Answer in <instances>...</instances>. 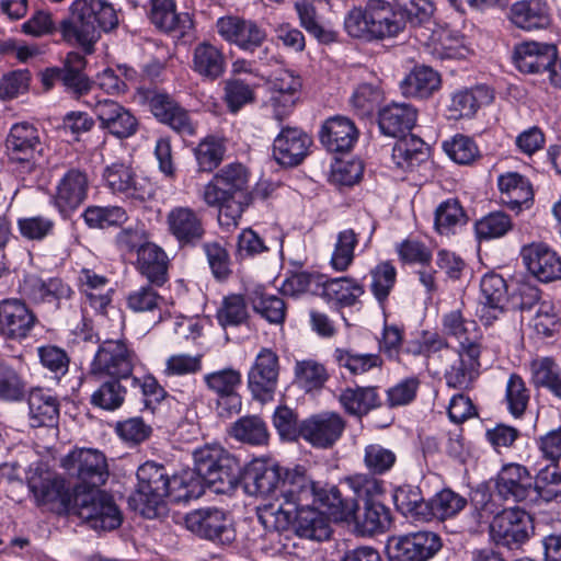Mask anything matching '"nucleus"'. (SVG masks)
Returning a JSON list of instances; mask_svg holds the SVG:
<instances>
[{
  "label": "nucleus",
  "mask_w": 561,
  "mask_h": 561,
  "mask_svg": "<svg viewBox=\"0 0 561 561\" xmlns=\"http://www.w3.org/2000/svg\"><path fill=\"white\" fill-rule=\"evenodd\" d=\"M400 9L386 0H367L353 7L344 18L348 36L365 42L398 36L409 21L412 25L428 23L435 11L432 0H394Z\"/></svg>",
  "instance_id": "nucleus-1"
},
{
  "label": "nucleus",
  "mask_w": 561,
  "mask_h": 561,
  "mask_svg": "<svg viewBox=\"0 0 561 561\" xmlns=\"http://www.w3.org/2000/svg\"><path fill=\"white\" fill-rule=\"evenodd\" d=\"M278 499L279 506L295 508L309 505H319L333 518H343L350 515L354 505L344 501L335 485L321 484L312 474L300 465L286 468Z\"/></svg>",
  "instance_id": "nucleus-2"
},
{
  "label": "nucleus",
  "mask_w": 561,
  "mask_h": 561,
  "mask_svg": "<svg viewBox=\"0 0 561 561\" xmlns=\"http://www.w3.org/2000/svg\"><path fill=\"white\" fill-rule=\"evenodd\" d=\"M117 25L118 16L111 3L77 0L71 5L70 18L60 23V32L66 41H75L90 53L101 32L112 31Z\"/></svg>",
  "instance_id": "nucleus-3"
},
{
  "label": "nucleus",
  "mask_w": 561,
  "mask_h": 561,
  "mask_svg": "<svg viewBox=\"0 0 561 561\" xmlns=\"http://www.w3.org/2000/svg\"><path fill=\"white\" fill-rule=\"evenodd\" d=\"M196 476L204 488L217 494H230L240 483L242 467L237 457L218 444H206L193 453Z\"/></svg>",
  "instance_id": "nucleus-4"
},
{
  "label": "nucleus",
  "mask_w": 561,
  "mask_h": 561,
  "mask_svg": "<svg viewBox=\"0 0 561 561\" xmlns=\"http://www.w3.org/2000/svg\"><path fill=\"white\" fill-rule=\"evenodd\" d=\"M319 505H309L295 508L279 506L275 512L264 510L257 514L259 520L265 528L274 527L276 530H286L290 525L295 533L311 540L322 541L330 537L331 528L327 511L320 512Z\"/></svg>",
  "instance_id": "nucleus-5"
},
{
  "label": "nucleus",
  "mask_w": 561,
  "mask_h": 561,
  "mask_svg": "<svg viewBox=\"0 0 561 561\" xmlns=\"http://www.w3.org/2000/svg\"><path fill=\"white\" fill-rule=\"evenodd\" d=\"M137 486L128 497L129 507L146 518H156L165 510L169 472L163 465L147 461L137 470Z\"/></svg>",
  "instance_id": "nucleus-6"
},
{
  "label": "nucleus",
  "mask_w": 561,
  "mask_h": 561,
  "mask_svg": "<svg viewBox=\"0 0 561 561\" xmlns=\"http://www.w3.org/2000/svg\"><path fill=\"white\" fill-rule=\"evenodd\" d=\"M72 514L95 530H114L122 525L123 515L113 497L101 489L75 494Z\"/></svg>",
  "instance_id": "nucleus-7"
},
{
  "label": "nucleus",
  "mask_w": 561,
  "mask_h": 561,
  "mask_svg": "<svg viewBox=\"0 0 561 561\" xmlns=\"http://www.w3.org/2000/svg\"><path fill=\"white\" fill-rule=\"evenodd\" d=\"M137 362L138 356L126 340H105L98 347L91 363L90 375L99 380L106 377L125 379L126 383Z\"/></svg>",
  "instance_id": "nucleus-8"
},
{
  "label": "nucleus",
  "mask_w": 561,
  "mask_h": 561,
  "mask_svg": "<svg viewBox=\"0 0 561 561\" xmlns=\"http://www.w3.org/2000/svg\"><path fill=\"white\" fill-rule=\"evenodd\" d=\"M62 467L77 480L73 486L75 494L79 491L100 489L110 476L105 455L92 448L71 451L62 459Z\"/></svg>",
  "instance_id": "nucleus-9"
},
{
  "label": "nucleus",
  "mask_w": 561,
  "mask_h": 561,
  "mask_svg": "<svg viewBox=\"0 0 561 561\" xmlns=\"http://www.w3.org/2000/svg\"><path fill=\"white\" fill-rule=\"evenodd\" d=\"M443 548L442 537L432 530L393 536L387 543L388 561H430Z\"/></svg>",
  "instance_id": "nucleus-10"
},
{
  "label": "nucleus",
  "mask_w": 561,
  "mask_h": 561,
  "mask_svg": "<svg viewBox=\"0 0 561 561\" xmlns=\"http://www.w3.org/2000/svg\"><path fill=\"white\" fill-rule=\"evenodd\" d=\"M42 144L37 128L28 123L14 124L5 139V152L11 163L22 173H32L42 156Z\"/></svg>",
  "instance_id": "nucleus-11"
},
{
  "label": "nucleus",
  "mask_w": 561,
  "mask_h": 561,
  "mask_svg": "<svg viewBox=\"0 0 561 561\" xmlns=\"http://www.w3.org/2000/svg\"><path fill=\"white\" fill-rule=\"evenodd\" d=\"M184 523L191 533L220 545H230L236 539V529L229 515L217 507L192 511L186 514Z\"/></svg>",
  "instance_id": "nucleus-12"
},
{
  "label": "nucleus",
  "mask_w": 561,
  "mask_h": 561,
  "mask_svg": "<svg viewBox=\"0 0 561 561\" xmlns=\"http://www.w3.org/2000/svg\"><path fill=\"white\" fill-rule=\"evenodd\" d=\"M249 173L241 163H231L220 169L205 186L203 198L208 206L232 197L251 196L248 192Z\"/></svg>",
  "instance_id": "nucleus-13"
},
{
  "label": "nucleus",
  "mask_w": 561,
  "mask_h": 561,
  "mask_svg": "<svg viewBox=\"0 0 561 561\" xmlns=\"http://www.w3.org/2000/svg\"><path fill=\"white\" fill-rule=\"evenodd\" d=\"M481 345L479 343L462 342L459 350L447 351L446 360L449 367L445 369L444 377L450 388L466 390L478 376L480 366Z\"/></svg>",
  "instance_id": "nucleus-14"
},
{
  "label": "nucleus",
  "mask_w": 561,
  "mask_h": 561,
  "mask_svg": "<svg viewBox=\"0 0 561 561\" xmlns=\"http://www.w3.org/2000/svg\"><path fill=\"white\" fill-rule=\"evenodd\" d=\"M531 517L523 510H504L493 516L490 523V536L496 545L514 549L529 538Z\"/></svg>",
  "instance_id": "nucleus-15"
},
{
  "label": "nucleus",
  "mask_w": 561,
  "mask_h": 561,
  "mask_svg": "<svg viewBox=\"0 0 561 561\" xmlns=\"http://www.w3.org/2000/svg\"><path fill=\"white\" fill-rule=\"evenodd\" d=\"M279 359L271 348H262L248 373V388L261 402L271 401L278 383Z\"/></svg>",
  "instance_id": "nucleus-16"
},
{
  "label": "nucleus",
  "mask_w": 561,
  "mask_h": 561,
  "mask_svg": "<svg viewBox=\"0 0 561 561\" xmlns=\"http://www.w3.org/2000/svg\"><path fill=\"white\" fill-rule=\"evenodd\" d=\"M346 421L337 412H320L302 420V439L314 448L329 449L342 437Z\"/></svg>",
  "instance_id": "nucleus-17"
},
{
  "label": "nucleus",
  "mask_w": 561,
  "mask_h": 561,
  "mask_svg": "<svg viewBox=\"0 0 561 561\" xmlns=\"http://www.w3.org/2000/svg\"><path fill=\"white\" fill-rule=\"evenodd\" d=\"M204 381L217 398V410L220 416H230L240 412L241 396L238 388L241 386V373L234 368H224L217 371L206 374Z\"/></svg>",
  "instance_id": "nucleus-18"
},
{
  "label": "nucleus",
  "mask_w": 561,
  "mask_h": 561,
  "mask_svg": "<svg viewBox=\"0 0 561 561\" xmlns=\"http://www.w3.org/2000/svg\"><path fill=\"white\" fill-rule=\"evenodd\" d=\"M167 225L181 248L197 245L206 233L202 214L187 206L173 207L167 215Z\"/></svg>",
  "instance_id": "nucleus-19"
},
{
  "label": "nucleus",
  "mask_w": 561,
  "mask_h": 561,
  "mask_svg": "<svg viewBox=\"0 0 561 561\" xmlns=\"http://www.w3.org/2000/svg\"><path fill=\"white\" fill-rule=\"evenodd\" d=\"M36 321L34 312L22 300L4 299L0 302V334L5 339H26Z\"/></svg>",
  "instance_id": "nucleus-20"
},
{
  "label": "nucleus",
  "mask_w": 561,
  "mask_h": 561,
  "mask_svg": "<svg viewBox=\"0 0 561 561\" xmlns=\"http://www.w3.org/2000/svg\"><path fill=\"white\" fill-rule=\"evenodd\" d=\"M216 27L225 41L237 45L242 50L253 51L266 37L265 31L255 22L238 16L220 18Z\"/></svg>",
  "instance_id": "nucleus-21"
},
{
  "label": "nucleus",
  "mask_w": 561,
  "mask_h": 561,
  "mask_svg": "<svg viewBox=\"0 0 561 561\" xmlns=\"http://www.w3.org/2000/svg\"><path fill=\"white\" fill-rule=\"evenodd\" d=\"M495 489L505 501H534L533 476L525 466L518 463H510L501 469Z\"/></svg>",
  "instance_id": "nucleus-22"
},
{
  "label": "nucleus",
  "mask_w": 561,
  "mask_h": 561,
  "mask_svg": "<svg viewBox=\"0 0 561 561\" xmlns=\"http://www.w3.org/2000/svg\"><path fill=\"white\" fill-rule=\"evenodd\" d=\"M557 57V46L548 43L524 42L514 50V62L524 73H548L549 77Z\"/></svg>",
  "instance_id": "nucleus-23"
},
{
  "label": "nucleus",
  "mask_w": 561,
  "mask_h": 561,
  "mask_svg": "<svg viewBox=\"0 0 561 561\" xmlns=\"http://www.w3.org/2000/svg\"><path fill=\"white\" fill-rule=\"evenodd\" d=\"M285 467L265 460L255 459L247 468L243 479L247 491L256 496H270L277 492L279 496Z\"/></svg>",
  "instance_id": "nucleus-24"
},
{
  "label": "nucleus",
  "mask_w": 561,
  "mask_h": 561,
  "mask_svg": "<svg viewBox=\"0 0 561 561\" xmlns=\"http://www.w3.org/2000/svg\"><path fill=\"white\" fill-rule=\"evenodd\" d=\"M312 139L298 128H283L273 142V157L283 167L299 165L309 153Z\"/></svg>",
  "instance_id": "nucleus-25"
},
{
  "label": "nucleus",
  "mask_w": 561,
  "mask_h": 561,
  "mask_svg": "<svg viewBox=\"0 0 561 561\" xmlns=\"http://www.w3.org/2000/svg\"><path fill=\"white\" fill-rule=\"evenodd\" d=\"M522 257L527 271L541 283L561 279V257L541 243L524 247Z\"/></svg>",
  "instance_id": "nucleus-26"
},
{
  "label": "nucleus",
  "mask_w": 561,
  "mask_h": 561,
  "mask_svg": "<svg viewBox=\"0 0 561 561\" xmlns=\"http://www.w3.org/2000/svg\"><path fill=\"white\" fill-rule=\"evenodd\" d=\"M89 180L85 172L70 169L59 181L54 204L62 216H68L87 198Z\"/></svg>",
  "instance_id": "nucleus-27"
},
{
  "label": "nucleus",
  "mask_w": 561,
  "mask_h": 561,
  "mask_svg": "<svg viewBox=\"0 0 561 561\" xmlns=\"http://www.w3.org/2000/svg\"><path fill=\"white\" fill-rule=\"evenodd\" d=\"M149 20L161 32L175 37L185 36L193 28L188 12H178L174 0H150Z\"/></svg>",
  "instance_id": "nucleus-28"
},
{
  "label": "nucleus",
  "mask_w": 561,
  "mask_h": 561,
  "mask_svg": "<svg viewBox=\"0 0 561 561\" xmlns=\"http://www.w3.org/2000/svg\"><path fill=\"white\" fill-rule=\"evenodd\" d=\"M24 295L35 304H47L59 309L73 295L71 287L61 278L42 279L31 276L24 280Z\"/></svg>",
  "instance_id": "nucleus-29"
},
{
  "label": "nucleus",
  "mask_w": 561,
  "mask_h": 561,
  "mask_svg": "<svg viewBox=\"0 0 561 561\" xmlns=\"http://www.w3.org/2000/svg\"><path fill=\"white\" fill-rule=\"evenodd\" d=\"M30 488L42 504H55L59 510L72 514L75 510V489L66 485L65 479L58 476L32 478Z\"/></svg>",
  "instance_id": "nucleus-30"
},
{
  "label": "nucleus",
  "mask_w": 561,
  "mask_h": 561,
  "mask_svg": "<svg viewBox=\"0 0 561 561\" xmlns=\"http://www.w3.org/2000/svg\"><path fill=\"white\" fill-rule=\"evenodd\" d=\"M320 141L330 152H348L357 140L355 124L345 116L328 118L320 130Z\"/></svg>",
  "instance_id": "nucleus-31"
},
{
  "label": "nucleus",
  "mask_w": 561,
  "mask_h": 561,
  "mask_svg": "<svg viewBox=\"0 0 561 561\" xmlns=\"http://www.w3.org/2000/svg\"><path fill=\"white\" fill-rule=\"evenodd\" d=\"M497 185L501 203L519 214L523 207L529 208L534 198L533 187L527 178L517 172L500 175Z\"/></svg>",
  "instance_id": "nucleus-32"
},
{
  "label": "nucleus",
  "mask_w": 561,
  "mask_h": 561,
  "mask_svg": "<svg viewBox=\"0 0 561 561\" xmlns=\"http://www.w3.org/2000/svg\"><path fill=\"white\" fill-rule=\"evenodd\" d=\"M108 188L113 192L125 194L126 197L145 202L151 197V190L147 185L137 182L130 167L124 163H113L103 173Z\"/></svg>",
  "instance_id": "nucleus-33"
},
{
  "label": "nucleus",
  "mask_w": 561,
  "mask_h": 561,
  "mask_svg": "<svg viewBox=\"0 0 561 561\" xmlns=\"http://www.w3.org/2000/svg\"><path fill=\"white\" fill-rule=\"evenodd\" d=\"M354 505L353 512L343 517L347 519L353 517L356 526L363 534L374 535L376 533H382L388 529L391 525V514L389 508L379 502H365L363 504V512L359 511V504L357 502H350Z\"/></svg>",
  "instance_id": "nucleus-34"
},
{
  "label": "nucleus",
  "mask_w": 561,
  "mask_h": 561,
  "mask_svg": "<svg viewBox=\"0 0 561 561\" xmlns=\"http://www.w3.org/2000/svg\"><path fill=\"white\" fill-rule=\"evenodd\" d=\"M339 402L347 414L356 417L367 415L382 404L378 387L375 386L347 387L341 390Z\"/></svg>",
  "instance_id": "nucleus-35"
},
{
  "label": "nucleus",
  "mask_w": 561,
  "mask_h": 561,
  "mask_svg": "<svg viewBox=\"0 0 561 561\" xmlns=\"http://www.w3.org/2000/svg\"><path fill=\"white\" fill-rule=\"evenodd\" d=\"M137 267L149 283L162 286L168 280V256L153 243L139 245L137 250Z\"/></svg>",
  "instance_id": "nucleus-36"
},
{
  "label": "nucleus",
  "mask_w": 561,
  "mask_h": 561,
  "mask_svg": "<svg viewBox=\"0 0 561 561\" xmlns=\"http://www.w3.org/2000/svg\"><path fill=\"white\" fill-rule=\"evenodd\" d=\"M192 69L202 78L215 81L225 73L226 58L219 48L202 42L193 49Z\"/></svg>",
  "instance_id": "nucleus-37"
},
{
  "label": "nucleus",
  "mask_w": 561,
  "mask_h": 561,
  "mask_svg": "<svg viewBox=\"0 0 561 561\" xmlns=\"http://www.w3.org/2000/svg\"><path fill=\"white\" fill-rule=\"evenodd\" d=\"M511 21L526 31L541 30L550 25L548 5L540 0H523L511 8Z\"/></svg>",
  "instance_id": "nucleus-38"
},
{
  "label": "nucleus",
  "mask_w": 561,
  "mask_h": 561,
  "mask_svg": "<svg viewBox=\"0 0 561 561\" xmlns=\"http://www.w3.org/2000/svg\"><path fill=\"white\" fill-rule=\"evenodd\" d=\"M428 41V51L436 59H462L469 53L463 37L446 27L433 30Z\"/></svg>",
  "instance_id": "nucleus-39"
},
{
  "label": "nucleus",
  "mask_w": 561,
  "mask_h": 561,
  "mask_svg": "<svg viewBox=\"0 0 561 561\" xmlns=\"http://www.w3.org/2000/svg\"><path fill=\"white\" fill-rule=\"evenodd\" d=\"M480 288L484 299L481 319H486V323H490V320L496 319L497 312H502L504 309L507 285L501 275L490 273L482 277Z\"/></svg>",
  "instance_id": "nucleus-40"
},
{
  "label": "nucleus",
  "mask_w": 561,
  "mask_h": 561,
  "mask_svg": "<svg viewBox=\"0 0 561 561\" xmlns=\"http://www.w3.org/2000/svg\"><path fill=\"white\" fill-rule=\"evenodd\" d=\"M27 404L33 427L53 426L57 422L59 416L58 400L44 389L31 390Z\"/></svg>",
  "instance_id": "nucleus-41"
},
{
  "label": "nucleus",
  "mask_w": 561,
  "mask_h": 561,
  "mask_svg": "<svg viewBox=\"0 0 561 561\" xmlns=\"http://www.w3.org/2000/svg\"><path fill=\"white\" fill-rule=\"evenodd\" d=\"M365 293L364 286L350 277L328 278L321 285L320 294L340 307H352Z\"/></svg>",
  "instance_id": "nucleus-42"
},
{
  "label": "nucleus",
  "mask_w": 561,
  "mask_h": 561,
  "mask_svg": "<svg viewBox=\"0 0 561 561\" xmlns=\"http://www.w3.org/2000/svg\"><path fill=\"white\" fill-rule=\"evenodd\" d=\"M415 107H382L378 114L380 131L389 137L399 138L415 125Z\"/></svg>",
  "instance_id": "nucleus-43"
},
{
  "label": "nucleus",
  "mask_w": 561,
  "mask_h": 561,
  "mask_svg": "<svg viewBox=\"0 0 561 561\" xmlns=\"http://www.w3.org/2000/svg\"><path fill=\"white\" fill-rule=\"evenodd\" d=\"M397 510L405 517L416 520H428V501L416 485L403 484L398 486L392 495Z\"/></svg>",
  "instance_id": "nucleus-44"
},
{
  "label": "nucleus",
  "mask_w": 561,
  "mask_h": 561,
  "mask_svg": "<svg viewBox=\"0 0 561 561\" xmlns=\"http://www.w3.org/2000/svg\"><path fill=\"white\" fill-rule=\"evenodd\" d=\"M428 158L425 142L413 134L399 137L392 149V159L401 169H411Z\"/></svg>",
  "instance_id": "nucleus-45"
},
{
  "label": "nucleus",
  "mask_w": 561,
  "mask_h": 561,
  "mask_svg": "<svg viewBox=\"0 0 561 561\" xmlns=\"http://www.w3.org/2000/svg\"><path fill=\"white\" fill-rule=\"evenodd\" d=\"M440 85L439 75L430 67H415L401 82L402 94L407 98L424 100Z\"/></svg>",
  "instance_id": "nucleus-46"
},
{
  "label": "nucleus",
  "mask_w": 561,
  "mask_h": 561,
  "mask_svg": "<svg viewBox=\"0 0 561 561\" xmlns=\"http://www.w3.org/2000/svg\"><path fill=\"white\" fill-rule=\"evenodd\" d=\"M87 61L84 56L77 51H70L60 70L64 72V85L67 91L73 93L77 99L88 94L93 85L83 73Z\"/></svg>",
  "instance_id": "nucleus-47"
},
{
  "label": "nucleus",
  "mask_w": 561,
  "mask_h": 561,
  "mask_svg": "<svg viewBox=\"0 0 561 561\" xmlns=\"http://www.w3.org/2000/svg\"><path fill=\"white\" fill-rule=\"evenodd\" d=\"M205 493L202 479L193 470L180 474H169L167 497L174 503L188 502L199 499Z\"/></svg>",
  "instance_id": "nucleus-48"
},
{
  "label": "nucleus",
  "mask_w": 561,
  "mask_h": 561,
  "mask_svg": "<svg viewBox=\"0 0 561 561\" xmlns=\"http://www.w3.org/2000/svg\"><path fill=\"white\" fill-rule=\"evenodd\" d=\"M255 313L273 324H283L286 318V304L275 295H268L261 288H255L248 295Z\"/></svg>",
  "instance_id": "nucleus-49"
},
{
  "label": "nucleus",
  "mask_w": 561,
  "mask_h": 561,
  "mask_svg": "<svg viewBox=\"0 0 561 561\" xmlns=\"http://www.w3.org/2000/svg\"><path fill=\"white\" fill-rule=\"evenodd\" d=\"M107 378L92 393L91 403L103 410L114 411L124 403L129 385L125 383V379Z\"/></svg>",
  "instance_id": "nucleus-50"
},
{
  "label": "nucleus",
  "mask_w": 561,
  "mask_h": 561,
  "mask_svg": "<svg viewBox=\"0 0 561 561\" xmlns=\"http://www.w3.org/2000/svg\"><path fill=\"white\" fill-rule=\"evenodd\" d=\"M230 435L239 442L254 446L266 445L270 438L266 423L256 415L240 417L233 423Z\"/></svg>",
  "instance_id": "nucleus-51"
},
{
  "label": "nucleus",
  "mask_w": 561,
  "mask_h": 561,
  "mask_svg": "<svg viewBox=\"0 0 561 561\" xmlns=\"http://www.w3.org/2000/svg\"><path fill=\"white\" fill-rule=\"evenodd\" d=\"M333 358L340 368H345L352 376L363 375L382 365V359L377 354H360L346 348H336Z\"/></svg>",
  "instance_id": "nucleus-52"
},
{
  "label": "nucleus",
  "mask_w": 561,
  "mask_h": 561,
  "mask_svg": "<svg viewBox=\"0 0 561 561\" xmlns=\"http://www.w3.org/2000/svg\"><path fill=\"white\" fill-rule=\"evenodd\" d=\"M85 225L91 229H106L125 224L127 213L119 206H88L83 214Z\"/></svg>",
  "instance_id": "nucleus-53"
},
{
  "label": "nucleus",
  "mask_w": 561,
  "mask_h": 561,
  "mask_svg": "<svg viewBox=\"0 0 561 561\" xmlns=\"http://www.w3.org/2000/svg\"><path fill=\"white\" fill-rule=\"evenodd\" d=\"M467 504L468 501L466 497L450 489H444L428 501V520L433 517L442 520L454 517L462 511Z\"/></svg>",
  "instance_id": "nucleus-54"
},
{
  "label": "nucleus",
  "mask_w": 561,
  "mask_h": 561,
  "mask_svg": "<svg viewBox=\"0 0 561 561\" xmlns=\"http://www.w3.org/2000/svg\"><path fill=\"white\" fill-rule=\"evenodd\" d=\"M216 319L224 329L240 327L249 319L247 301L242 295L231 294L222 299L218 308Z\"/></svg>",
  "instance_id": "nucleus-55"
},
{
  "label": "nucleus",
  "mask_w": 561,
  "mask_h": 561,
  "mask_svg": "<svg viewBox=\"0 0 561 561\" xmlns=\"http://www.w3.org/2000/svg\"><path fill=\"white\" fill-rule=\"evenodd\" d=\"M194 152L199 171L211 172L224 160L226 153L225 139L207 136L197 145Z\"/></svg>",
  "instance_id": "nucleus-56"
},
{
  "label": "nucleus",
  "mask_w": 561,
  "mask_h": 561,
  "mask_svg": "<svg viewBox=\"0 0 561 561\" xmlns=\"http://www.w3.org/2000/svg\"><path fill=\"white\" fill-rule=\"evenodd\" d=\"M534 501L538 497L550 502L561 495V471L554 463L538 471L533 478Z\"/></svg>",
  "instance_id": "nucleus-57"
},
{
  "label": "nucleus",
  "mask_w": 561,
  "mask_h": 561,
  "mask_svg": "<svg viewBox=\"0 0 561 561\" xmlns=\"http://www.w3.org/2000/svg\"><path fill=\"white\" fill-rule=\"evenodd\" d=\"M103 127L117 138L134 135L138 127L136 117L126 107H116L99 115Z\"/></svg>",
  "instance_id": "nucleus-58"
},
{
  "label": "nucleus",
  "mask_w": 561,
  "mask_h": 561,
  "mask_svg": "<svg viewBox=\"0 0 561 561\" xmlns=\"http://www.w3.org/2000/svg\"><path fill=\"white\" fill-rule=\"evenodd\" d=\"M300 25L320 43L329 44L336 41V33L331 30L324 28L318 20L316 7L306 0L297 1L295 3Z\"/></svg>",
  "instance_id": "nucleus-59"
},
{
  "label": "nucleus",
  "mask_w": 561,
  "mask_h": 561,
  "mask_svg": "<svg viewBox=\"0 0 561 561\" xmlns=\"http://www.w3.org/2000/svg\"><path fill=\"white\" fill-rule=\"evenodd\" d=\"M468 217L456 198H450L442 204L435 210V228L439 233H449L456 226L466 225Z\"/></svg>",
  "instance_id": "nucleus-60"
},
{
  "label": "nucleus",
  "mask_w": 561,
  "mask_h": 561,
  "mask_svg": "<svg viewBox=\"0 0 561 561\" xmlns=\"http://www.w3.org/2000/svg\"><path fill=\"white\" fill-rule=\"evenodd\" d=\"M370 290L379 306L385 308V304L396 284L397 271L391 263L381 262L370 271Z\"/></svg>",
  "instance_id": "nucleus-61"
},
{
  "label": "nucleus",
  "mask_w": 561,
  "mask_h": 561,
  "mask_svg": "<svg viewBox=\"0 0 561 561\" xmlns=\"http://www.w3.org/2000/svg\"><path fill=\"white\" fill-rule=\"evenodd\" d=\"M295 377L297 383L307 392L320 389L329 378L324 366L313 359L296 363Z\"/></svg>",
  "instance_id": "nucleus-62"
},
{
  "label": "nucleus",
  "mask_w": 561,
  "mask_h": 561,
  "mask_svg": "<svg viewBox=\"0 0 561 561\" xmlns=\"http://www.w3.org/2000/svg\"><path fill=\"white\" fill-rule=\"evenodd\" d=\"M358 243L357 234L353 229L340 231L331 257V265L335 271L344 272L354 260V249Z\"/></svg>",
  "instance_id": "nucleus-63"
},
{
  "label": "nucleus",
  "mask_w": 561,
  "mask_h": 561,
  "mask_svg": "<svg viewBox=\"0 0 561 561\" xmlns=\"http://www.w3.org/2000/svg\"><path fill=\"white\" fill-rule=\"evenodd\" d=\"M512 229V219L504 211H492L476 224L478 237L484 240L501 238Z\"/></svg>",
  "instance_id": "nucleus-64"
}]
</instances>
